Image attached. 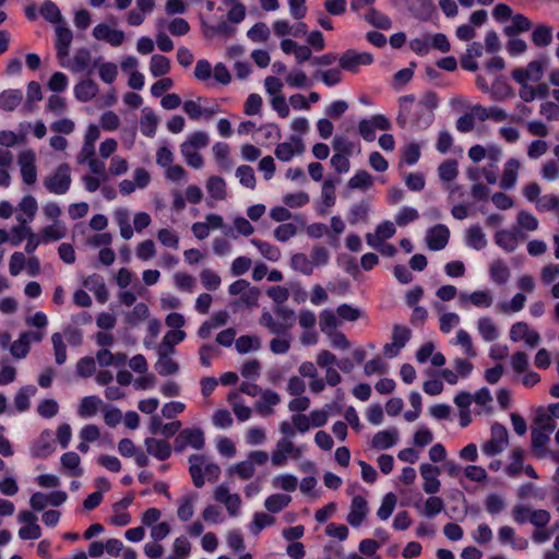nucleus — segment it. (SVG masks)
<instances>
[{
  "label": "nucleus",
  "instance_id": "473e14b6",
  "mask_svg": "<svg viewBox=\"0 0 559 559\" xmlns=\"http://www.w3.org/2000/svg\"><path fill=\"white\" fill-rule=\"evenodd\" d=\"M373 186V177L366 170L357 171L347 182L349 189L367 190Z\"/></svg>",
  "mask_w": 559,
  "mask_h": 559
},
{
  "label": "nucleus",
  "instance_id": "6e6552de",
  "mask_svg": "<svg viewBox=\"0 0 559 559\" xmlns=\"http://www.w3.org/2000/svg\"><path fill=\"white\" fill-rule=\"evenodd\" d=\"M56 450L53 433L51 430H44L32 447V455L38 459H47Z\"/></svg>",
  "mask_w": 559,
  "mask_h": 559
},
{
  "label": "nucleus",
  "instance_id": "4c0bfd02",
  "mask_svg": "<svg viewBox=\"0 0 559 559\" xmlns=\"http://www.w3.org/2000/svg\"><path fill=\"white\" fill-rule=\"evenodd\" d=\"M477 328H478L479 334L486 342L495 341L499 335L498 330H497L492 319H490L488 317L480 318L478 320Z\"/></svg>",
  "mask_w": 559,
  "mask_h": 559
},
{
  "label": "nucleus",
  "instance_id": "a19ab883",
  "mask_svg": "<svg viewBox=\"0 0 559 559\" xmlns=\"http://www.w3.org/2000/svg\"><path fill=\"white\" fill-rule=\"evenodd\" d=\"M369 205L366 201H360L354 204L348 212V222L350 225H356L359 222H366L368 218Z\"/></svg>",
  "mask_w": 559,
  "mask_h": 559
},
{
  "label": "nucleus",
  "instance_id": "a878e982",
  "mask_svg": "<svg viewBox=\"0 0 559 559\" xmlns=\"http://www.w3.org/2000/svg\"><path fill=\"white\" fill-rule=\"evenodd\" d=\"M92 64V53L87 48H80L75 51L70 69L79 73L87 70Z\"/></svg>",
  "mask_w": 559,
  "mask_h": 559
},
{
  "label": "nucleus",
  "instance_id": "dca6fc26",
  "mask_svg": "<svg viewBox=\"0 0 559 559\" xmlns=\"http://www.w3.org/2000/svg\"><path fill=\"white\" fill-rule=\"evenodd\" d=\"M99 88L93 80H83L74 86L75 98L82 103L92 100L98 93Z\"/></svg>",
  "mask_w": 559,
  "mask_h": 559
},
{
  "label": "nucleus",
  "instance_id": "393cba45",
  "mask_svg": "<svg viewBox=\"0 0 559 559\" xmlns=\"http://www.w3.org/2000/svg\"><path fill=\"white\" fill-rule=\"evenodd\" d=\"M292 501V497L285 493H274L269 496L264 501L265 509L271 513H280Z\"/></svg>",
  "mask_w": 559,
  "mask_h": 559
},
{
  "label": "nucleus",
  "instance_id": "a18cd8bd",
  "mask_svg": "<svg viewBox=\"0 0 559 559\" xmlns=\"http://www.w3.org/2000/svg\"><path fill=\"white\" fill-rule=\"evenodd\" d=\"M396 502H397L396 496L393 492H388L383 497L381 506L377 511L378 518L382 521L388 520L392 515V513L395 509Z\"/></svg>",
  "mask_w": 559,
  "mask_h": 559
},
{
  "label": "nucleus",
  "instance_id": "13d9d810",
  "mask_svg": "<svg viewBox=\"0 0 559 559\" xmlns=\"http://www.w3.org/2000/svg\"><path fill=\"white\" fill-rule=\"evenodd\" d=\"M332 147L337 154L352 155L355 150V144L342 135H335L332 141Z\"/></svg>",
  "mask_w": 559,
  "mask_h": 559
},
{
  "label": "nucleus",
  "instance_id": "6e6d98bb",
  "mask_svg": "<svg viewBox=\"0 0 559 559\" xmlns=\"http://www.w3.org/2000/svg\"><path fill=\"white\" fill-rule=\"evenodd\" d=\"M536 209L539 212H559V197L555 194H545L540 197L536 202Z\"/></svg>",
  "mask_w": 559,
  "mask_h": 559
},
{
  "label": "nucleus",
  "instance_id": "c9c22d12",
  "mask_svg": "<svg viewBox=\"0 0 559 559\" xmlns=\"http://www.w3.org/2000/svg\"><path fill=\"white\" fill-rule=\"evenodd\" d=\"M466 242L475 250H481L487 246V240L479 225H473L467 230Z\"/></svg>",
  "mask_w": 559,
  "mask_h": 559
},
{
  "label": "nucleus",
  "instance_id": "ea45409f",
  "mask_svg": "<svg viewBox=\"0 0 559 559\" xmlns=\"http://www.w3.org/2000/svg\"><path fill=\"white\" fill-rule=\"evenodd\" d=\"M158 124L157 116L152 111L144 109V115L141 118L140 126L144 135L152 138L156 133Z\"/></svg>",
  "mask_w": 559,
  "mask_h": 559
},
{
  "label": "nucleus",
  "instance_id": "4d7b16f0",
  "mask_svg": "<svg viewBox=\"0 0 559 559\" xmlns=\"http://www.w3.org/2000/svg\"><path fill=\"white\" fill-rule=\"evenodd\" d=\"M411 338V330L406 326L394 324L392 331V342L402 349Z\"/></svg>",
  "mask_w": 559,
  "mask_h": 559
},
{
  "label": "nucleus",
  "instance_id": "20e7f679",
  "mask_svg": "<svg viewBox=\"0 0 559 559\" xmlns=\"http://www.w3.org/2000/svg\"><path fill=\"white\" fill-rule=\"evenodd\" d=\"M508 443L509 433L507 428L499 423H495L491 426V437L483 444L481 450L486 455L493 456L502 452Z\"/></svg>",
  "mask_w": 559,
  "mask_h": 559
},
{
  "label": "nucleus",
  "instance_id": "680f3d73",
  "mask_svg": "<svg viewBox=\"0 0 559 559\" xmlns=\"http://www.w3.org/2000/svg\"><path fill=\"white\" fill-rule=\"evenodd\" d=\"M66 235L64 227L60 226L59 223H55L53 225L47 226L41 231V240L43 242H48L50 240H59L63 238Z\"/></svg>",
  "mask_w": 559,
  "mask_h": 559
},
{
  "label": "nucleus",
  "instance_id": "79ce46f5",
  "mask_svg": "<svg viewBox=\"0 0 559 559\" xmlns=\"http://www.w3.org/2000/svg\"><path fill=\"white\" fill-rule=\"evenodd\" d=\"M275 523V518L263 512H257L253 520L249 525V530L253 535H259L260 532Z\"/></svg>",
  "mask_w": 559,
  "mask_h": 559
},
{
  "label": "nucleus",
  "instance_id": "37998d69",
  "mask_svg": "<svg viewBox=\"0 0 559 559\" xmlns=\"http://www.w3.org/2000/svg\"><path fill=\"white\" fill-rule=\"evenodd\" d=\"M251 243L255 246L260 253L270 261H277L281 258V250L269 242L262 241L260 239H252Z\"/></svg>",
  "mask_w": 559,
  "mask_h": 559
},
{
  "label": "nucleus",
  "instance_id": "69168bd1",
  "mask_svg": "<svg viewBox=\"0 0 559 559\" xmlns=\"http://www.w3.org/2000/svg\"><path fill=\"white\" fill-rule=\"evenodd\" d=\"M31 344L20 334L19 338L10 346V353L15 358H25L29 353Z\"/></svg>",
  "mask_w": 559,
  "mask_h": 559
},
{
  "label": "nucleus",
  "instance_id": "c756f323",
  "mask_svg": "<svg viewBox=\"0 0 559 559\" xmlns=\"http://www.w3.org/2000/svg\"><path fill=\"white\" fill-rule=\"evenodd\" d=\"M100 404L102 400L98 396H85L81 400L78 413L83 418L92 417L98 412Z\"/></svg>",
  "mask_w": 559,
  "mask_h": 559
},
{
  "label": "nucleus",
  "instance_id": "4be33fe9",
  "mask_svg": "<svg viewBox=\"0 0 559 559\" xmlns=\"http://www.w3.org/2000/svg\"><path fill=\"white\" fill-rule=\"evenodd\" d=\"M168 354L159 352L158 360L155 364L156 371L163 377L175 374L179 371V365Z\"/></svg>",
  "mask_w": 559,
  "mask_h": 559
},
{
  "label": "nucleus",
  "instance_id": "0e129e2a",
  "mask_svg": "<svg viewBox=\"0 0 559 559\" xmlns=\"http://www.w3.org/2000/svg\"><path fill=\"white\" fill-rule=\"evenodd\" d=\"M444 509V502L440 497L432 496L429 497L424 507V514L427 518H433L439 514Z\"/></svg>",
  "mask_w": 559,
  "mask_h": 559
},
{
  "label": "nucleus",
  "instance_id": "423d86ee",
  "mask_svg": "<svg viewBox=\"0 0 559 559\" xmlns=\"http://www.w3.org/2000/svg\"><path fill=\"white\" fill-rule=\"evenodd\" d=\"M36 154L33 150H26L19 154L17 163L20 165L22 180L25 185H34L37 180Z\"/></svg>",
  "mask_w": 559,
  "mask_h": 559
},
{
  "label": "nucleus",
  "instance_id": "bf43d9fd",
  "mask_svg": "<svg viewBox=\"0 0 559 559\" xmlns=\"http://www.w3.org/2000/svg\"><path fill=\"white\" fill-rule=\"evenodd\" d=\"M419 217L418 211L416 209L404 206L400 210V212L395 215V223L400 227H404L407 224L416 221Z\"/></svg>",
  "mask_w": 559,
  "mask_h": 559
},
{
  "label": "nucleus",
  "instance_id": "338daca9",
  "mask_svg": "<svg viewBox=\"0 0 559 559\" xmlns=\"http://www.w3.org/2000/svg\"><path fill=\"white\" fill-rule=\"evenodd\" d=\"M200 277L202 285L209 290H216L221 285V277L210 269H204Z\"/></svg>",
  "mask_w": 559,
  "mask_h": 559
},
{
  "label": "nucleus",
  "instance_id": "2f4dec72",
  "mask_svg": "<svg viewBox=\"0 0 559 559\" xmlns=\"http://www.w3.org/2000/svg\"><path fill=\"white\" fill-rule=\"evenodd\" d=\"M197 500V495L191 493L182 497L178 502L177 516L182 522H188L194 513L193 503Z\"/></svg>",
  "mask_w": 559,
  "mask_h": 559
},
{
  "label": "nucleus",
  "instance_id": "5701e85b",
  "mask_svg": "<svg viewBox=\"0 0 559 559\" xmlns=\"http://www.w3.org/2000/svg\"><path fill=\"white\" fill-rule=\"evenodd\" d=\"M495 241L507 252H513L519 243L516 234L507 229L498 230L495 235Z\"/></svg>",
  "mask_w": 559,
  "mask_h": 559
},
{
  "label": "nucleus",
  "instance_id": "603ef678",
  "mask_svg": "<svg viewBox=\"0 0 559 559\" xmlns=\"http://www.w3.org/2000/svg\"><path fill=\"white\" fill-rule=\"evenodd\" d=\"M548 63L547 58L531 61L526 67L530 81L538 82L543 78L545 66Z\"/></svg>",
  "mask_w": 559,
  "mask_h": 559
},
{
  "label": "nucleus",
  "instance_id": "b1692460",
  "mask_svg": "<svg viewBox=\"0 0 559 559\" xmlns=\"http://www.w3.org/2000/svg\"><path fill=\"white\" fill-rule=\"evenodd\" d=\"M98 67L99 69V78L102 79L103 82L107 83V84H111L117 75H118V68L115 63L112 62H105V63H102L99 64V60H95L93 62V67L92 69H88V75H91L93 73V69Z\"/></svg>",
  "mask_w": 559,
  "mask_h": 559
},
{
  "label": "nucleus",
  "instance_id": "72a5a7b5",
  "mask_svg": "<svg viewBox=\"0 0 559 559\" xmlns=\"http://www.w3.org/2000/svg\"><path fill=\"white\" fill-rule=\"evenodd\" d=\"M181 438H185L188 445L201 450L204 448V433L200 428H186L181 430Z\"/></svg>",
  "mask_w": 559,
  "mask_h": 559
},
{
  "label": "nucleus",
  "instance_id": "7c9ffc66",
  "mask_svg": "<svg viewBox=\"0 0 559 559\" xmlns=\"http://www.w3.org/2000/svg\"><path fill=\"white\" fill-rule=\"evenodd\" d=\"M206 189L210 195L215 200H225L227 197L226 193V183L222 177L212 176L209 178L206 182Z\"/></svg>",
  "mask_w": 559,
  "mask_h": 559
},
{
  "label": "nucleus",
  "instance_id": "e433bc0d",
  "mask_svg": "<svg viewBox=\"0 0 559 559\" xmlns=\"http://www.w3.org/2000/svg\"><path fill=\"white\" fill-rule=\"evenodd\" d=\"M150 71L155 78L167 74L170 71V60L163 55H154L151 58Z\"/></svg>",
  "mask_w": 559,
  "mask_h": 559
},
{
  "label": "nucleus",
  "instance_id": "c03bdc74",
  "mask_svg": "<svg viewBox=\"0 0 559 559\" xmlns=\"http://www.w3.org/2000/svg\"><path fill=\"white\" fill-rule=\"evenodd\" d=\"M40 15L48 22L57 24L62 16L59 8L51 0H45L39 9Z\"/></svg>",
  "mask_w": 559,
  "mask_h": 559
},
{
  "label": "nucleus",
  "instance_id": "f704fd0d",
  "mask_svg": "<svg viewBox=\"0 0 559 559\" xmlns=\"http://www.w3.org/2000/svg\"><path fill=\"white\" fill-rule=\"evenodd\" d=\"M489 272L491 280L499 285L506 284L510 277V270L501 260L493 261Z\"/></svg>",
  "mask_w": 559,
  "mask_h": 559
},
{
  "label": "nucleus",
  "instance_id": "7ed1b4c3",
  "mask_svg": "<svg viewBox=\"0 0 559 559\" xmlns=\"http://www.w3.org/2000/svg\"><path fill=\"white\" fill-rule=\"evenodd\" d=\"M16 219L20 225L12 228V237L10 239V243L14 247H17L22 241H26L27 239L25 251L27 253H33L38 247L40 240L33 233L32 228L27 226V219L25 216L19 214Z\"/></svg>",
  "mask_w": 559,
  "mask_h": 559
},
{
  "label": "nucleus",
  "instance_id": "774afa93",
  "mask_svg": "<svg viewBox=\"0 0 559 559\" xmlns=\"http://www.w3.org/2000/svg\"><path fill=\"white\" fill-rule=\"evenodd\" d=\"M173 552L179 559H187L191 552V544L187 537L180 536L173 544Z\"/></svg>",
  "mask_w": 559,
  "mask_h": 559
},
{
  "label": "nucleus",
  "instance_id": "9b49d317",
  "mask_svg": "<svg viewBox=\"0 0 559 559\" xmlns=\"http://www.w3.org/2000/svg\"><path fill=\"white\" fill-rule=\"evenodd\" d=\"M72 39L73 34L70 28L64 26H57L55 48L58 59L61 60L68 57Z\"/></svg>",
  "mask_w": 559,
  "mask_h": 559
},
{
  "label": "nucleus",
  "instance_id": "f8f14e48",
  "mask_svg": "<svg viewBox=\"0 0 559 559\" xmlns=\"http://www.w3.org/2000/svg\"><path fill=\"white\" fill-rule=\"evenodd\" d=\"M144 444L146 452L159 461H165L171 455V445L166 440L146 438Z\"/></svg>",
  "mask_w": 559,
  "mask_h": 559
},
{
  "label": "nucleus",
  "instance_id": "f03ea898",
  "mask_svg": "<svg viewBox=\"0 0 559 559\" xmlns=\"http://www.w3.org/2000/svg\"><path fill=\"white\" fill-rule=\"evenodd\" d=\"M72 182L71 168L67 163L60 164L55 173L44 179V187L53 194H64Z\"/></svg>",
  "mask_w": 559,
  "mask_h": 559
},
{
  "label": "nucleus",
  "instance_id": "ddd939ff",
  "mask_svg": "<svg viewBox=\"0 0 559 559\" xmlns=\"http://www.w3.org/2000/svg\"><path fill=\"white\" fill-rule=\"evenodd\" d=\"M290 139L295 142L296 150L293 144L288 142L277 144L274 154L280 160L289 162L296 153L301 154L304 152L305 146L301 139L296 135H292Z\"/></svg>",
  "mask_w": 559,
  "mask_h": 559
},
{
  "label": "nucleus",
  "instance_id": "cd10ccee",
  "mask_svg": "<svg viewBox=\"0 0 559 559\" xmlns=\"http://www.w3.org/2000/svg\"><path fill=\"white\" fill-rule=\"evenodd\" d=\"M549 432L532 429V449L537 457H543L546 454V445L550 440Z\"/></svg>",
  "mask_w": 559,
  "mask_h": 559
},
{
  "label": "nucleus",
  "instance_id": "6ab92c4d",
  "mask_svg": "<svg viewBox=\"0 0 559 559\" xmlns=\"http://www.w3.org/2000/svg\"><path fill=\"white\" fill-rule=\"evenodd\" d=\"M204 461H205V457L200 454H192L189 457V463H190L189 472L192 477L193 485L197 488H201L205 484L203 472H202V465H203Z\"/></svg>",
  "mask_w": 559,
  "mask_h": 559
},
{
  "label": "nucleus",
  "instance_id": "aec40b11",
  "mask_svg": "<svg viewBox=\"0 0 559 559\" xmlns=\"http://www.w3.org/2000/svg\"><path fill=\"white\" fill-rule=\"evenodd\" d=\"M533 24L531 20L524 14L518 13L512 16L511 25L504 27V34L507 36H513L519 33L527 32L532 28Z\"/></svg>",
  "mask_w": 559,
  "mask_h": 559
},
{
  "label": "nucleus",
  "instance_id": "864d4df0",
  "mask_svg": "<svg viewBox=\"0 0 559 559\" xmlns=\"http://www.w3.org/2000/svg\"><path fill=\"white\" fill-rule=\"evenodd\" d=\"M236 349L240 354H247L251 349L260 347V340L257 336L242 335L236 340Z\"/></svg>",
  "mask_w": 559,
  "mask_h": 559
},
{
  "label": "nucleus",
  "instance_id": "3c124183",
  "mask_svg": "<svg viewBox=\"0 0 559 559\" xmlns=\"http://www.w3.org/2000/svg\"><path fill=\"white\" fill-rule=\"evenodd\" d=\"M292 267L305 275H311L313 272L312 262L305 253H296L292 257Z\"/></svg>",
  "mask_w": 559,
  "mask_h": 559
},
{
  "label": "nucleus",
  "instance_id": "a211bd4d",
  "mask_svg": "<svg viewBox=\"0 0 559 559\" xmlns=\"http://www.w3.org/2000/svg\"><path fill=\"white\" fill-rule=\"evenodd\" d=\"M23 100V92L21 90H5L0 93V108L5 111H13Z\"/></svg>",
  "mask_w": 559,
  "mask_h": 559
},
{
  "label": "nucleus",
  "instance_id": "5fc2aeb1",
  "mask_svg": "<svg viewBox=\"0 0 559 559\" xmlns=\"http://www.w3.org/2000/svg\"><path fill=\"white\" fill-rule=\"evenodd\" d=\"M337 325L336 317L330 309H325L320 313V329L323 333L331 334Z\"/></svg>",
  "mask_w": 559,
  "mask_h": 559
},
{
  "label": "nucleus",
  "instance_id": "49530a36",
  "mask_svg": "<svg viewBox=\"0 0 559 559\" xmlns=\"http://www.w3.org/2000/svg\"><path fill=\"white\" fill-rule=\"evenodd\" d=\"M524 451L521 448H515L511 452L512 463L506 467V473L511 477H518L523 468Z\"/></svg>",
  "mask_w": 559,
  "mask_h": 559
},
{
  "label": "nucleus",
  "instance_id": "e2e57ef3",
  "mask_svg": "<svg viewBox=\"0 0 559 559\" xmlns=\"http://www.w3.org/2000/svg\"><path fill=\"white\" fill-rule=\"evenodd\" d=\"M485 507L488 513L495 515L506 508L503 498L498 493H490L485 500Z\"/></svg>",
  "mask_w": 559,
  "mask_h": 559
},
{
  "label": "nucleus",
  "instance_id": "58836bf2",
  "mask_svg": "<svg viewBox=\"0 0 559 559\" xmlns=\"http://www.w3.org/2000/svg\"><path fill=\"white\" fill-rule=\"evenodd\" d=\"M61 464L64 468L71 471V475L75 477H81L83 475V469L80 467L81 459L75 452H66L61 456Z\"/></svg>",
  "mask_w": 559,
  "mask_h": 559
},
{
  "label": "nucleus",
  "instance_id": "bb28decb",
  "mask_svg": "<svg viewBox=\"0 0 559 559\" xmlns=\"http://www.w3.org/2000/svg\"><path fill=\"white\" fill-rule=\"evenodd\" d=\"M37 389L34 385L22 386L14 396V406L20 412H26L29 406V397L36 393Z\"/></svg>",
  "mask_w": 559,
  "mask_h": 559
},
{
  "label": "nucleus",
  "instance_id": "39448f33",
  "mask_svg": "<svg viewBox=\"0 0 559 559\" xmlns=\"http://www.w3.org/2000/svg\"><path fill=\"white\" fill-rule=\"evenodd\" d=\"M372 62L373 57L371 53L357 52L354 49L346 50L338 58L340 68L352 73H357L359 71L360 66H369Z\"/></svg>",
  "mask_w": 559,
  "mask_h": 559
},
{
  "label": "nucleus",
  "instance_id": "9d476101",
  "mask_svg": "<svg viewBox=\"0 0 559 559\" xmlns=\"http://www.w3.org/2000/svg\"><path fill=\"white\" fill-rule=\"evenodd\" d=\"M368 513V503L367 500L362 496H355L352 499L350 511L347 515V522L354 526L358 527L361 525L366 515Z\"/></svg>",
  "mask_w": 559,
  "mask_h": 559
},
{
  "label": "nucleus",
  "instance_id": "412c9836",
  "mask_svg": "<svg viewBox=\"0 0 559 559\" xmlns=\"http://www.w3.org/2000/svg\"><path fill=\"white\" fill-rule=\"evenodd\" d=\"M531 39L537 47H547L552 41V27L546 24L535 26Z\"/></svg>",
  "mask_w": 559,
  "mask_h": 559
},
{
  "label": "nucleus",
  "instance_id": "f3484780",
  "mask_svg": "<svg viewBox=\"0 0 559 559\" xmlns=\"http://www.w3.org/2000/svg\"><path fill=\"white\" fill-rule=\"evenodd\" d=\"M520 162L515 158H510L503 169L502 178L500 181L501 189L508 190L514 187L518 180V171L520 169Z\"/></svg>",
  "mask_w": 559,
  "mask_h": 559
},
{
  "label": "nucleus",
  "instance_id": "052dcab7",
  "mask_svg": "<svg viewBox=\"0 0 559 559\" xmlns=\"http://www.w3.org/2000/svg\"><path fill=\"white\" fill-rule=\"evenodd\" d=\"M19 207L24 214L27 215L25 218L27 219L28 224L35 217L38 210V204L33 195H25L20 202Z\"/></svg>",
  "mask_w": 559,
  "mask_h": 559
},
{
  "label": "nucleus",
  "instance_id": "8fccbe9b",
  "mask_svg": "<svg viewBox=\"0 0 559 559\" xmlns=\"http://www.w3.org/2000/svg\"><path fill=\"white\" fill-rule=\"evenodd\" d=\"M209 136L205 132L203 131H197L194 133H192L188 139L187 141H185L180 147H187L189 150H199V148H203V147H206L207 144H209Z\"/></svg>",
  "mask_w": 559,
  "mask_h": 559
},
{
  "label": "nucleus",
  "instance_id": "0eeeda50",
  "mask_svg": "<svg viewBox=\"0 0 559 559\" xmlns=\"http://www.w3.org/2000/svg\"><path fill=\"white\" fill-rule=\"evenodd\" d=\"M450 230L445 225L438 224L429 228L426 235V242L430 250L439 251L445 248L449 242Z\"/></svg>",
  "mask_w": 559,
  "mask_h": 559
},
{
  "label": "nucleus",
  "instance_id": "f257e3e1",
  "mask_svg": "<svg viewBox=\"0 0 559 559\" xmlns=\"http://www.w3.org/2000/svg\"><path fill=\"white\" fill-rule=\"evenodd\" d=\"M399 106L400 112L396 121L397 124L402 128H405L408 118H411L412 122L420 129L428 128L435 119L433 112L427 111V109H424L421 106L415 104V96L412 94L400 97Z\"/></svg>",
  "mask_w": 559,
  "mask_h": 559
},
{
  "label": "nucleus",
  "instance_id": "de8ad7c7",
  "mask_svg": "<svg viewBox=\"0 0 559 559\" xmlns=\"http://www.w3.org/2000/svg\"><path fill=\"white\" fill-rule=\"evenodd\" d=\"M236 177L239 179V182L249 189H254L257 179L254 170L251 166L241 165L236 169Z\"/></svg>",
  "mask_w": 559,
  "mask_h": 559
},
{
  "label": "nucleus",
  "instance_id": "2eb2a0df",
  "mask_svg": "<svg viewBox=\"0 0 559 559\" xmlns=\"http://www.w3.org/2000/svg\"><path fill=\"white\" fill-rule=\"evenodd\" d=\"M399 440V430L391 428L377 432L371 440V447L377 450H386L392 448Z\"/></svg>",
  "mask_w": 559,
  "mask_h": 559
},
{
  "label": "nucleus",
  "instance_id": "1a4fd4ad",
  "mask_svg": "<svg viewBox=\"0 0 559 559\" xmlns=\"http://www.w3.org/2000/svg\"><path fill=\"white\" fill-rule=\"evenodd\" d=\"M439 474L440 468L438 466L431 465L429 463H424L420 465V475L424 479L423 489L426 493L433 495L439 491L440 481L437 478Z\"/></svg>",
  "mask_w": 559,
  "mask_h": 559
},
{
  "label": "nucleus",
  "instance_id": "4468645a",
  "mask_svg": "<svg viewBox=\"0 0 559 559\" xmlns=\"http://www.w3.org/2000/svg\"><path fill=\"white\" fill-rule=\"evenodd\" d=\"M260 394V400L257 401L254 404L255 411L262 416L272 415V406H275L281 402V396L275 391L272 390H264Z\"/></svg>",
  "mask_w": 559,
  "mask_h": 559
},
{
  "label": "nucleus",
  "instance_id": "c85d7f7f",
  "mask_svg": "<svg viewBox=\"0 0 559 559\" xmlns=\"http://www.w3.org/2000/svg\"><path fill=\"white\" fill-rule=\"evenodd\" d=\"M365 20L373 27L380 29H390L392 26L390 17L374 8L368 10Z\"/></svg>",
  "mask_w": 559,
  "mask_h": 559
},
{
  "label": "nucleus",
  "instance_id": "09e8293b",
  "mask_svg": "<svg viewBox=\"0 0 559 559\" xmlns=\"http://www.w3.org/2000/svg\"><path fill=\"white\" fill-rule=\"evenodd\" d=\"M439 177L441 180L450 182L453 181L457 175V162L455 159H448L440 164L438 167Z\"/></svg>",
  "mask_w": 559,
  "mask_h": 559
}]
</instances>
